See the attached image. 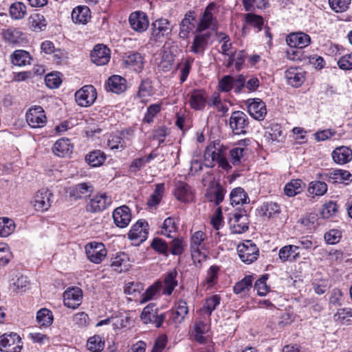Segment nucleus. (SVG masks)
<instances>
[{"label":"nucleus","mask_w":352,"mask_h":352,"mask_svg":"<svg viewBox=\"0 0 352 352\" xmlns=\"http://www.w3.org/2000/svg\"><path fill=\"white\" fill-rule=\"evenodd\" d=\"M10 14L14 19H21L26 14V6L21 2H16L10 8Z\"/></svg>","instance_id":"52"},{"label":"nucleus","mask_w":352,"mask_h":352,"mask_svg":"<svg viewBox=\"0 0 352 352\" xmlns=\"http://www.w3.org/2000/svg\"><path fill=\"white\" fill-rule=\"evenodd\" d=\"M94 187L90 183L83 182L73 186L69 191V195L75 199H84L91 195Z\"/></svg>","instance_id":"28"},{"label":"nucleus","mask_w":352,"mask_h":352,"mask_svg":"<svg viewBox=\"0 0 352 352\" xmlns=\"http://www.w3.org/2000/svg\"><path fill=\"white\" fill-rule=\"evenodd\" d=\"M11 60L14 65L22 67L30 65L32 57L28 52L18 50L11 56Z\"/></svg>","instance_id":"38"},{"label":"nucleus","mask_w":352,"mask_h":352,"mask_svg":"<svg viewBox=\"0 0 352 352\" xmlns=\"http://www.w3.org/2000/svg\"><path fill=\"white\" fill-rule=\"evenodd\" d=\"M173 56L170 53L165 52L159 64V67L164 72L169 71L173 64Z\"/></svg>","instance_id":"63"},{"label":"nucleus","mask_w":352,"mask_h":352,"mask_svg":"<svg viewBox=\"0 0 352 352\" xmlns=\"http://www.w3.org/2000/svg\"><path fill=\"white\" fill-rule=\"evenodd\" d=\"M96 97V90L92 85H85L75 94L76 101L81 107L91 105L95 102Z\"/></svg>","instance_id":"9"},{"label":"nucleus","mask_w":352,"mask_h":352,"mask_svg":"<svg viewBox=\"0 0 352 352\" xmlns=\"http://www.w3.org/2000/svg\"><path fill=\"white\" fill-rule=\"evenodd\" d=\"M286 42L291 47L304 48L309 45L311 38L302 32H293L287 36Z\"/></svg>","instance_id":"21"},{"label":"nucleus","mask_w":352,"mask_h":352,"mask_svg":"<svg viewBox=\"0 0 352 352\" xmlns=\"http://www.w3.org/2000/svg\"><path fill=\"white\" fill-rule=\"evenodd\" d=\"M188 101L192 109L201 110L206 104V94L204 90L195 89L190 93Z\"/></svg>","instance_id":"24"},{"label":"nucleus","mask_w":352,"mask_h":352,"mask_svg":"<svg viewBox=\"0 0 352 352\" xmlns=\"http://www.w3.org/2000/svg\"><path fill=\"white\" fill-rule=\"evenodd\" d=\"M172 30L170 23L167 19H157L151 24L150 40L154 42H161L166 36L171 34Z\"/></svg>","instance_id":"3"},{"label":"nucleus","mask_w":352,"mask_h":352,"mask_svg":"<svg viewBox=\"0 0 352 352\" xmlns=\"http://www.w3.org/2000/svg\"><path fill=\"white\" fill-rule=\"evenodd\" d=\"M161 105L160 104H151L148 108L143 121L146 123H151L153 121L154 117L160 111Z\"/></svg>","instance_id":"58"},{"label":"nucleus","mask_w":352,"mask_h":352,"mask_svg":"<svg viewBox=\"0 0 352 352\" xmlns=\"http://www.w3.org/2000/svg\"><path fill=\"white\" fill-rule=\"evenodd\" d=\"M21 349V339L17 333H4L0 337L1 352H20Z\"/></svg>","instance_id":"6"},{"label":"nucleus","mask_w":352,"mask_h":352,"mask_svg":"<svg viewBox=\"0 0 352 352\" xmlns=\"http://www.w3.org/2000/svg\"><path fill=\"white\" fill-rule=\"evenodd\" d=\"M36 320L41 327H47L53 322L52 312L47 309H41L36 314Z\"/></svg>","instance_id":"49"},{"label":"nucleus","mask_w":352,"mask_h":352,"mask_svg":"<svg viewBox=\"0 0 352 352\" xmlns=\"http://www.w3.org/2000/svg\"><path fill=\"white\" fill-rule=\"evenodd\" d=\"M211 36L212 33L209 32H195L192 42L190 46V52L197 56H203L210 43Z\"/></svg>","instance_id":"8"},{"label":"nucleus","mask_w":352,"mask_h":352,"mask_svg":"<svg viewBox=\"0 0 352 352\" xmlns=\"http://www.w3.org/2000/svg\"><path fill=\"white\" fill-rule=\"evenodd\" d=\"M322 178L331 183H343L351 179V175L348 170L336 169L322 175Z\"/></svg>","instance_id":"30"},{"label":"nucleus","mask_w":352,"mask_h":352,"mask_svg":"<svg viewBox=\"0 0 352 352\" xmlns=\"http://www.w3.org/2000/svg\"><path fill=\"white\" fill-rule=\"evenodd\" d=\"M338 211V205L333 201H329L323 206L321 214L323 218H329L336 214Z\"/></svg>","instance_id":"60"},{"label":"nucleus","mask_w":352,"mask_h":352,"mask_svg":"<svg viewBox=\"0 0 352 352\" xmlns=\"http://www.w3.org/2000/svg\"><path fill=\"white\" fill-rule=\"evenodd\" d=\"M15 228L14 221L8 218H0V236L6 237L11 234Z\"/></svg>","instance_id":"50"},{"label":"nucleus","mask_w":352,"mask_h":352,"mask_svg":"<svg viewBox=\"0 0 352 352\" xmlns=\"http://www.w3.org/2000/svg\"><path fill=\"white\" fill-rule=\"evenodd\" d=\"M237 252L243 263L250 264L257 259L259 251L255 243L248 240L238 245Z\"/></svg>","instance_id":"7"},{"label":"nucleus","mask_w":352,"mask_h":352,"mask_svg":"<svg viewBox=\"0 0 352 352\" xmlns=\"http://www.w3.org/2000/svg\"><path fill=\"white\" fill-rule=\"evenodd\" d=\"M115 224L119 228L126 227L131 221V214L129 208L122 206L117 208L113 212Z\"/></svg>","instance_id":"20"},{"label":"nucleus","mask_w":352,"mask_h":352,"mask_svg":"<svg viewBox=\"0 0 352 352\" xmlns=\"http://www.w3.org/2000/svg\"><path fill=\"white\" fill-rule=\"evenodd\" d=\"M248 111L255 120H263L267 113L264 102L259 98H250L246 101Z\"/></svg>","instance_id":"13"},{"label":"nucleus","mask_w":352,"mask_h":352,"mask_svg":"<svg viewBox=\"0 0 352 352\" xmlns=\"http://www.w3.org/2000/svg\"><path fill=\"white\" fill-rule=\"evenodd\" d=\"M72 19L76 24H87L91 19L89 8L86 6L76 7L72 12Z\"/></svg>","instance_id":"27"},{"label":"nucleus","mask_w":352,"mask_h":352,"mask_svg":"<svg viewBox=\"0 0 352 352\" xmlns=\"http://www.w3.org/2000/svg\"><path fill=\"white\" fill-rule=\"evenodd\" d=\"M253 278L252 276H246L234 286V292L241 296H245L252 288Z\"/></svg>","instance_id":"40"},{"label":"nucleus","mask_w":352,"mask_h":352,"mask_svg":"<svg viewBox=\"0 0 352 352\" xmlns=\"http://www.w3.org/2000/svg\"><path fill=\"white\" fill-rule=\"evenodd\" d=\"M221 298L219 295H213L206 300L204 307L200 310L203 314L210 316L212 312L220 304Z\"/></svg>","instance_id":"48"},{"label":"nucleus","mask_w":352,"mask_h":352,"mask_svg":"<svg viewBox=\"0 0 352 352\" xmlns=\"http://www.w3.org/2000/svg\"><path fill=\"white\" fill-rule=\"evenodd\" d=\"M82 290L78 287L68 289L63 294L64 305L71 309H76L81 303Z\"/></svg>","instance_id":"16"},{"label":"nucleus","mask_w":352,"mask_h":352,"mask_svg":"<svg viewBox=\"0 0 352 352\" xmlns=\"http://www.w3.org/2000/svg\"><path fill=\"white\" fill-rule=\"evenodd\" d=\"M133 131L131 130L123 131L120 135H111L108 140V146L111 150H123L131 141Z\"/></svg>","instance_id":"14"},{"label":"nucleus","mask_w":352,"mask_h":352,"mask_svg":"<svg viewBox=\"0 0 352 352\" xmlns=\"http://www.w3.org/2000/svg\"><path fill=\"white\" fill-rule=\"evenodd\" d=\"M338 65L342 70L352 69V52L340 57L338 60Z\"/></svg>","instance_id":"64"},{"label":"nucleus","mask_w":352,"mask_h":352,"mask_svg":"<svg viewBox=\"0 0 352 352\" xmlns=\"http://www.w3.org/2000/svg\"><path fill=\"white\" fill-rule=\"evenodd\" d=\"M280 212V206L274 202L264 203L259 209L260 214L268 219L278 214Z\"/></svg>","instance_id":"44"},{"label":"nucleus","mask_w":352,"mask_h":352,"mask_svg":"<svg viewBox=\"0 0 352 352\" xmlns=\"http://www.w3.org/2000/svg\"><path fill=\"white\" fill-rule=\"evenodd\" d=\"M174 196L183 203H189L194 199V193L191 187L186 183L179 182L175 184Z\"/></svg>","instance_id":"17"},{"label":"nucleus","mask_w":352,"mask_h":352,"mask_svg":"<svg viewBox=\"0 0 352 352\" xmlns=\"http://www.w3.org/2000/svg\"><path fill=\"white\" fill-rule=\"evenodd\" d=\"M219 270V267L215 265L211 266L208 269L206 278V284L208 287H212L216 283Z\"/></svg>","instance_id":"61"},{"label":"nucleus","mask_w":352,"mask_h":352,"mask_svg":"<svg viewBox=\"0 0 352 352\" xmlns=\"http://www.w3.org/2000/svg\"><path fill=\"white\" fill-rule=\"evenodd\" d=\"M285 77L289 85L300 87L305 81V72L298 68H289L285 72Z\"/></svg>","instance_id":"29"},{"label":"nucleus","mask_w":352,"mask_h":352,"mask_svg":"<svg viewBox=\"0 0 352 352\" xmlns=\"http://www.w3.org/2000/svg\"><path fill=\"white\" fill-rule=\"evenodd\" d=\"M188 313V307L185 300H179L177 302L171 313V319L176 324H181Z\"/></svg>","instance_id":"33"},{"label":"nucleus","mask_w":352,"mask_h":352,"mask_svg":"<svg viewBox=\"0 0 352 352\" xmlns=\"http://www.w3.org/2000/svg\"><path fill=\"white\" fill-rule=\"evenodd\" d=\"M327 185L324 182L315 181L309 184L308 192L315 196H322L327 192Z\"/></svg>","instance_id":"51"},{"label":"nucleus","mask_w":352,"mask_h":352,"mask_svg":"<svg viewBox=\"0 0 352 352\" xmlns=\"http://www.w3.org/2000/svg\"><path fill=\"white\" fill-rule=\"evenodd\" d=\"M351 0H329L331 8L336 12H342L349 7Z\"/></svg>","instance_id":"62"},{"label":"nucleus","mask_w":352,"mask_h":352,"mask_svg":"<svg viewBox=\"0 0 352 352\" xmlns=\"http://www.w3.org/2000/svg\"><path fill=\"white\" fill-rule=\"evenodd\" d=\"M52 151L56 155L65 157L72 153L73 145L68 138H61L54 144Z\"/></svg>","instance_id":"26"},{"label":"nucleus","mask_w":352,"mask_h":352,"mask_svg":"<svg viewBox=\"0 0 352 352\" xmlns=\"http://www.w3.org/2000/svg\"><path fill=\"white\" fill-rule=\"evenodd\" d=\"M26 120L32 128H41L45 125L47 117L41 106H35L26 113Z\"/></svg>","instance_id":"10"},{"label":"nucleus","mask_w":352,"mask_h":352,"mask_svg":"<svg viewBox=\"0 0 352 352\" xmlns=\"http://www.w3.org/2000/svg\"><path fill=\"white\" fill-rule=\"evenodd\" d=\"M164 184L160 183L155 185L154 192L150 195L147 199L146 204L149 207H155L157 206L164 195Z\"/></svg>","instance_id":"42"},{"label":"nucleus","mask_w":352,"mask_h":352,"mask_svg":"<svg viewBox=\"0 0 352 352\" xmlns=\"http://www.w3.org/2000/svg\"><path fill=\"white\" fill-rule=\"evenodd\" d=\"M91 58L97 65H104L110 59V50L102 44L96 45L91 52Z\"/></svg>","instance_id":"18"},{"label":"nucleus","mask_w":352,"mask_h":352,"mask_svg":"<svg viewBox=\"0 0 352 352\" xmlns=\"http://www.w3.org/2000/svg\"><path fill=\"white\" fill-rule=\"evenodd\" d=\"M129 21L131 28L140 33L146 31L149 25L148 18L142 11L132 12L129 16Z\"/></svg>","instance_id":"15"},{"label":"nucleus","mask_w":352,"mask_h":352,"mask_svg":"<svg viewBox=\"0 0 352 352\" xmlns=\"http://www.w3.org/2000/svg\"><path fill=\"white\" fill-rule=\"evenodd\" d=\"M148 232L144 228V222L138 221L134 224L128 233V237L137 244L144 241L147 239Z\"/></svg>","instance_id":"25"},{"label":"nucleus","mask_w":352,"mask_h":352,"mask_svg":"<svg viewBox=\"0 0 352 352\" xmlns=\"http://www.w3.org/2000/svg\"><path fill=\"white\" fill-rule=\"evenodd\" d=\"M248 210L245 208L229 214V224L233 233L241 234L249 228Z\"/></svg>","instance_id":"2"},{"label":"nucleus","mask_w":352,"mask_h":352,"mask_svg":"<svg viewBox=\"0 0 352 352\" xmlns=\"http://www.w3.org/2000/svg\"><path fill=\"white\" fill-rule=\"evenodd\" d=\"M177 272L175 269L169 271L164 278V293L170 295L175 287L177 285Z\"/></svg>","instance_id":"41"},{"label":"nucleus","mask_w":352,"mask_h":352,"mask_svg":"<svg viewBox=\"0 0 352 352\" xmlns=\"http://www.w3.org/2000/svg\"><path fill=\"white\" fill-rule=\"evenodd\" d=\"M267 133L272 141L281 142L284 139L281 126L278 124H272Z\"/></svg>","instance_id":"57"},{"label":"nucleus","mask_w":352,"mask_h":352,"mask_svg":"<svg viewBox=\"0 0 352 352\" xmlns=\"http://www.w3.org/2000/svg\"><path fill=\"white\" fill-rule=\"evenodd\" d=\"M85 251L88 259L96 264L101 263L107 256V250L102 243H89L86 245Z\"/></svg>","instance_id":"12"},{"label":"nucleus","mask_w":352,"mask_h":352,"mask_svg":"<svg viewBox=\"0 0 352 352\" xmlns=\"http://www.w3.org/2000/svg\"><path fill=\"white\" fill-rule=\"evenodd\" d=\"M1 34L3 39L10 43H19L23 40V32L16 28H9L8 29L3 30Z\"/></svg>","instance_id":"39"},{"label":"nucleus","mask_w":352,"mask_h":352,"mask_svg":"<svg viewBox=\"0 0 352 352\" xmlns=\"http://www.w3.org/2000/svg\"><path fill=\"white\" fill-rule=\"evenodd\" d=\"M206 239V234L202 231L195 232L191 236L190 248L192 252L199 253L204 248V241Z\"/></svg>","instance_id":"45"},{"label":"nucleus","mask_w":352,"mask_h":352,"mask_svg":"<svg viewBox=\"0 0 352 352\" xmlns=\"http://www.w3.org/2000/svg\"><path fill=\"white\" fill-rule=\"evenodd\" d=\"M53 193L47 188L38 190L32 201L34 209L38 212H45L49 210L52 204Z\"/></svg>","instance_id":"5"},{"label":"nucleus","mask_w":352,"mask_h":352,"mask_svg":"<svg viewBox=\"0 0 352 352\" xmlns=\"http://www.w3.org/2000/svg\"><path fill=\"white\" fill-rule=\"evenodd\" d=\"M196 15L194 11H188L184 15V19L179 24V36L182 38H187L189 33L195 28Z\"/></svg>","instance_id":"22"},{"label":"nucleus","mask_w":352,"mask_h":352,"mask_svg":"<svg viewBox=\"0 0 352 352\" xmlns=\"http://www.w3.org/2000/svg\"><path fill=\"white\" fill-rule=\"evenodd\" d=\"M111 267L117 272L121 273L129 270L130 267L129 259L124 253H119L111 259Z\"/></svg>","instance_id":"32"},{"label":"nucleus","mask_w":352,"mask_h":352,"mask_svg":"<svg viewBox=\"0 0 352 352\" xmlns=\"http://www.w3.org/2000/svg\"><path fill=\"white\" fill-rule=\"evenodd\" d=\"M229 126L234 134H245L249 126L247 115L241 111L232 112L229 120Z\"/></svg>","instance_id":"4"},{"label":"nucleus","mask_w":352,"mask_h":352,"mask_svg":"<svg viewBox=\"0 0 352 352\" xmlns=\"http://www.w3.org/2000/svg\"><path fill=\"white\" fill-rule=\"evenodd\" d=\"M177 230V222L173 217H168L164 219L161 230L162 234L168 237H172V234H175Z\"/></svg>","instance_id":"47"},{"label":"nucleus","mask_w":352,"mask_h":352,"mask_svg":"<svg viewBox=\"0 0 352 352\" xmlns=\"http://www.w3.org/2000/svg\"><path fill=\"white\" fill-rule=\"evenodd\" d=\"M125 82V79L120 76H112L107 81L108 90L116 94L122 93L126 89Z\"/></svg>","instance_id":"37"},{"label":"nucleus","mask_w":352,"mask_h":352,"mask_svg":"<svg viewBox=\"0 0 352 352\" xmlns=\"http://www.w3.org/2000/svg\"><path fill=\"white\" fill-rule=\"evenodd\" d=\"M111 204V198L103 193L91 199L86 208L88 212H98L106 209Z\"/></svg>","instance_id":"19"},{"label":"nucleus","mask_w":352,"mask_h":352,"mask_svg":"<svg viewBox=\"0 0 352 352\" xmlns=\"http://www.w3.org/2000/svg\"><path fill=\"white\" fill-rule=\"evenodd\" d=\"M214 8L215 4L214 3L208 4L199 19L195 32H209L212 33V35L216 32L217 29V21L212 12Z\"/></svg>","instance_id":"1"},{"label":"nucleus","mask_w":352,"mask_h":352,"mask_svg":"<svg viewBox=\"0 0 352 352\" xmlns=\"http://www.w3.org/2000/svg\"><path fill=\"white\" fill-rule=\"evenodd\" d=\"M301 184V180H292L290 182L287 183L285 186L284 191L285 195L289 197H294L297 194L300 193L302 190Z\"/></svg>","instance_id":"53"},{"label":"nucleus","mask_w":352,"mask_h":352,"mask_svg":"<svg viewBox=\"0 0 352 352\" xmlns=\"http://www.w3.org/2000/svg\"><path fill=\"white\" fill-rule=\"evenodd\" d=\"M28 284L29 281L27 277L18 272L13 275V278L10 280V287L15 292L26 288Z\"/></svg>","instance_id":"46"},{"label":"nucleus","mask_w":352,"mask_h":352,"mask_svg":"<svg viewBox=\"0 0 352 352\" xmlns=\"http://www.w3.org/2000/svg\"><path fill=\"white\" fill-rule=\"evenodd\" d=\"M104 346V342L102 340V338L99 336H94L91 337L87 343V349L93 352H100L101 351Z\"/></svg>","instance_id":"55"},{"label":"nucleus","mask_w":352,"mask_h":352,"mask_svg":"<svg viewBox=\"0 0 352 352\" xmlns=\"http://www.w3.org/2000/svg\"><path fill=\"white\" fill-rule=\"evenodd\" d=\"M299 245H287L279 250L278 257L282 262H294L300 258Z\"/></svg>","instance_id":"23"},{"label":"nucleus","mask_w":352,"mask_h":352,"mask_svg":"<svg viewBox=\"0 0 352 352\" xmlns=\"http://www.w3.org/2000/svg\"><path fill=\"white\" fill-rule=\"evenodd\" d=\"M12 257L9 247L6 244H0V266L6 265Z\"/></svg>","instance_id":"59"},{"label":"nucleus","mask_w":352,"mask_h":352,"mask_svg":"<svg viewBox=\"0 0 352 352\" xmlns=\"http://www.w3.org/2000/svg\"><path fill=\"white\" fill-rule=\"evenodd\" d=\"M223 154L224 152L221 148H217L214 146H208L206 150L204 158L206 161L211 159L212 162H217Z\"/></svg>","instance_id":"56"},{"label":"nucleus","mask_w":352,"mask_h":352,"mask_svg":"<svg viewBox=\"0 0 352 352\" xmlns=\"http://www.w3.org/2000/svg\"><path fill=\"white\" fill-rule=\"evenodd\" d=\"M140 318L145 324L152 323L159 328L164 322L165 316L164 314L158 315L155 304L150 303L144 308Z\"/></svg>","instance_id":"11"},{"label":"nucleus","mask_w":352,"mask_h":352,"mask_svg":"<svg viewBox=\"0 0 352 352\" xmlns=\"http://www.w3.org/2000/svg\"><path fill=\"white\" fill-rule=\"evenodd\" d=\"M230 199L233 206H236L240 204L243 205L250 201L247 192L241 187L232 189L230 194Z\"/></svg>","instance_id":"35"},{"label":"nucleus","mask_w":352,"mask_h":352,"mask_svg":"<svg viewBox=\"0 0 352 352\" xmlns=\"http://www.w3.org/2000/svg\"><path fill=\"white\" fill-rule=\"evenodd\" d=\"M123 63L126 67L140 72L144 67L143 57L138 52H133L124 56Z\"/></svg>","instance_id":"31"},{"label":"nucleus","mask_w":352,"mask_h":352,"mask_svg":"<svg viewBox=\"0 0 352 352\" xmlns=\"http://www.w3.org/2000/svg\"><path fill=\"white\" fill-rule=\"evenodd\" d=\"M152 95V85L148 80H144L142 81L137 96L141 98L143 102L146 98Z\"/></svg>","instance_id":"54"},{"label":"nucleus","mask_w":352,"mask_h":352,"mask_svg":"<svg viewBox=\"0 0 352 352\" xmlns=\"http://www.w3.org/2000/svg\"><path fill=\"white\" fill-rule=\"evenodd\" d=\"M29 28L34 32L43 31L47 26V21L41 14L34 13L28 18Z\"/></svg>","instance_id":"36"},{"label":"nucleus","mask_w":352,"mask_h":352,"mask_svg":"<svg viewBox=\"0 0 352 352\" xmlns=\"http://www.w3.org/2000/svg\"><path fill=\"white\" fill-rule=\"evenodd\" d=\"M333 161L339 164H344L352 160V151L346 146L336 148L332 153Z\"/></svg>","instance_id":"34"},{"label":"nucleus","mask_w":352,"mask_h":352,"mask_svg":"<svg viewBox=\"0 0 352 352\" xmlns=\"http://www.w3.org/2000/svg\"><path fill=\"white\" fill-rule=\"evenodd\" d=\"M106 159L104 152L96 150L86 155L85 160L90 166L96 167L102 165Z\"/></svg>","instance_id":"43"}]
</instances>
